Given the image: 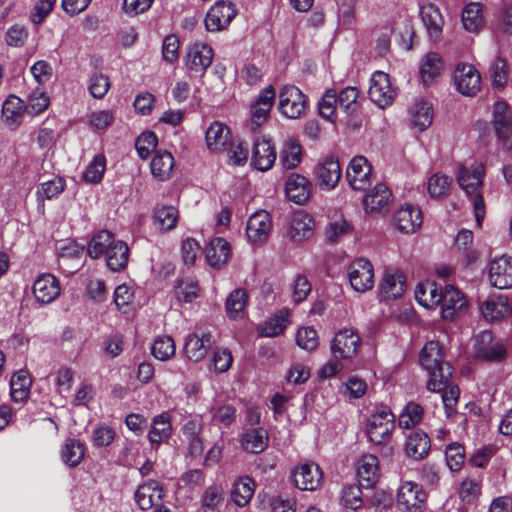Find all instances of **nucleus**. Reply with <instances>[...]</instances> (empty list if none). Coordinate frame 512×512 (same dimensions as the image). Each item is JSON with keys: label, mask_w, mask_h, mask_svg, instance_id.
Instances as JSON below:
<instances>
[{"label": "nucleus", "mask_w": 512, "mask_h": 512, "mask_svg": "<svg viewBox=\"0 0 512 512\" xmlns=\"http://www.w3.org/2000/svg\"><path fill=\"white\" fill-rule=\"evenodd\" d=\"M87 254L92 259L104 258L107 267L114 272L123 270L128 263L127 244L115 238L108 230H101L89 241Z\"/></svg>", "instance_id": "nucleus-1"}, {"label": "nucleus", "mask_w": 512, "mask_h": 512, "mask_svg": "<svg viewBox=\"0 0 512 512\" xmlns=\"http://www.w3.org/2000/svg\"><path fill=\"white\" fill-rule=\"evenodd\" d=\"M420 364L428 372L427 388L440 391L452 375V368L444 361V352L439 342L429 341L420 353Z\"/></svg>", "instance_id": "nucleus-2"}, {"label": "nucleus", "mask_w": 512, "mask_h": 512, "mask_svg": "<svg viewBox=\"0 0 512 512\" xmlns=\"http://www.w3.org/2000/svg\"><path fill=\"white\" fill-rule=\"evenodd\" d=\"M485 176V167L482 163L473 162L469 165H461L457 173V182L465 193L471 197L475 219L478 227H481L485 217V205L480 193Z\"/></svg>", "instance_id": "nucleus-3"}, {"label": "nucleus", "mask_w": 512, "mask_h": 512, "mask_svg": "<svg viewBox=\"0 0 512 512\" xmlns=\"http://www.w3.org/2000/svg\"><path fill=\"white\" fill-rule=\"evenodd\" d=\"M394 429L395 416L387 407L377 409L367 420V435L374 444H387Z\"/></svg>", "instance_id": "nucleus-4"}, {"label": "nucleus", "mask_w": 512, "mask_h": 512, "mask_svg": "<svg viewBox=\"0 0 512 512\" xmlns=\"http://www.w3.org/2000/svg\"><path fill=\"white\" fill-rule=\"evenodd\" d=\"M308 108L307 96L296 86L286 85L279 94V110L289 119L302 117Z\"/></svg>", "instance_id": "nucleus-5"}, {"label": "nucleus", "mask_w": 512, "mask_h": 512, "mask_svg": "<svg viewBox=\"0 0 512 512\" xmlns=\"http://www.w3.org/2000/svg\"><path fill=\"white\" fill-rule=\"evenodd\" d=\"M361 344V338L354 329L343 328L331 341V354L335 359L351 360L357 355Z\"/></svg>", "instance_id": "nucleus-6"}, {"label": "nucleus", "mask_w": 512, "mask_h": 512, "mask_svg": "<svg viewBox=\"0 0 512 512\" xmlns=\"http://www.w3.org/2000/svg\"><path fill=\"white\" fill-rule=\"evenodd\" d=\"M474 354L485 361L498 362L507 356V348L502 341L495 340L490 330H484L474 339Z\"/></svg>", "instance_id": "nucleus-7"}, {"label": "nucleus", "mask_w": 512, "mask_h": 512, "mask_svg": "<svg viewBox=\"0 0 512 512\" xmlns=\"http://www.w3.org/2000/svg\"><path fill=\"white\" fill-rule=\"evenodd\" d=\"M213 57L214 52L210 45L196 41L187 47L184 63L190 72L202 76L212 64Z\"/></svg>", "instance_id": "nucleus-8"}, {"label": "nucleus", "mask_w": 512, "mask_h": 512, "mask_svg": "<svg viewBox=\"0 0 512 512\" xmlns=\"http://www.w3.org/2000/svg\"><path fill=\"white\" fill-rule=\"evenodd\" d=\"M492 122L501 147L512 150V114L506 102L495 103Z\"/></svg>", "instance_id": "nucleus-9"}, {"label": "nucleus", "mask_w": 512, "mask_h": 512, "mask_svg": "<svg viewBox=\"0 0 512 512\" xmlns=\"http://www.w3.org/2000/svg\"><path fill=\"white\" fill-rule=\"evenodd\" d=\"M291 477L295 487L303 491H315L323 482V472L314 462L300 463L292 471Z\"/></svg>", "instance_id": "nucleus-10"}, {"label": "nucleus", "mask_w": 512, "mask_h": 512, "mask_svg": "<svg viewBox=\"0 0 512 512\" xmlns=\"http://www.w3.org/2000/svg\"><path fill=\"white\" fill-rule=\"evenodd\" d=\"M396 89L392 86L388 74L382 71H376L371 77L369 87V97L380 108L390 106L395 97Z\"/></svg>", "instance_id": "nucleus-11"}, {"label": "nucleus", "mask_w": 512, "mask_h": 512, "mask_svg": "<svg viewBox=\"0 0 512 512\" xmlns=\"http://www.w3.org/2000/svg\"><path fill=\"white\" fill-rule=\"evenodd\" d=\"M427 495L417 483L403 482L398 489L397 504L405 512H422Z\"/></svg>", "instance_id": "nucleus-12"}, {"label": "nucleus", "mask_w": 512, "mask_h": 512, "mask_svg": "<svg viewBox=\"0 0 512 512\" xmlns=\"http://www.w3.org/2000/svg\"><path fill=\"white\" fill-rule=\"evenodd\" d=\"M348 279L356 292L364 293L374 286L373 265L366 259L354 260L348 267Z\"/></svg>", "instance_id": "nucleus-13"}, {"label": "nucleus", "mask_w": 512, "mask_h": 512, "mask_svg": "<svg viewBox=\"0 0 512 512\" xmlns=\"http://www.w3.org/2000/svg\"><path fill=\"white\" fill-rule=\"evenodd\" d=\"M236 9L232 2L217 1L208 11L205 26L208 31L217 32L225 29L236 16Z\"/></svg>", "instance_id": "nucleus-14"}, {"label": "nucleus", "mask_w": 512, "mask_h": 512, "mask_svg": "<svg viewBox=\"0 0 512 512\" xmlns=\"http://www.w3.org/2000/svg\"><path fill=\"white\" fill-rule=\"evenodd\" d=\"M32 293L34 299L39 304H50L55 301L61 293L59 280L50 273H42L34 280Z\"/></svg>", "instance_id": "nucleus-15"}, {"label": "nucleus", "mask_w": 512, "mask_h": 512, "mask_svg": "<svg viewBox=\"0 0 512 512\" xmlns=\"http://www.w3.org/2000/svg\"><path fill=\"white\" fill-rule=\"evenodd\" d=\"M275 90L272 86L263 89L250 107L251 125L253 129L264 125L270 115L275 100Z\"/></svg>", "instance_id": "nucleus-16"}, {"label": "nucleus", "mask_w": 512, "mask_h": 512, "mask_svg": "<svg viewBox=\"0 0 512 512\" xmlns=\"http://www.w3.org/2000/svg\"><path fill=\"white\" fill-rule=\"evenodd\" d=\"M391 191L382 183L376 184L364 196V210L371 216H377L386 213L391 204Z\"/></svg>", "instance_id": "nucleus-17"}, {"label": "nucleus", "mask_w": 512, "mask_h": 512, "mask_svg": "<svg viewBox=\"0 0 512 512\" xmlns=\"http://www.w3.org/2000/svg\"><path fill=\"white\" fill-rule=\"evenodd\" d=\"M489 282L498 289L512 287V257L502 255L493 259L489 265Z\"/></svg>", "instance_id": "nucleus-18"}, {"label": "nucleus", "mask_w": 512, "mask_h": 512, "mask_svg": "<svg viewBox=\"0 0 512 512\" xmlns=\"http://www.w3.org/2000/svg\"><path fill=\"white\" fill-rule=\"evenodd\" d=\"M457 90L465 96H473L480 90L481 77L474 66L459 64L454 72Z\"/></svg>", "instance_id": "nucleus-19"}, {"label": "nucleus", "mask_w": 512, "mask_h": 512, "mask_svg": "<svg viewBox=\"0 0 512 512\" xmlns=\"http://www.w3.org/2000/svg\"><path fill=\"white\" fill-rule=\"evenodd\" d=\"M371 171L365 157H354L346 170L347 181L354 190H365L371 184Z\"/></svg>", "instance_id": "nucleus-20"}, {"label": "nucleus", "mask_w": 512, "mask_h": 512, "mask_svg": "<svg viewBox=\"0 0 512 512\" xmlns=\"http://www.w3.org/2000/svg\"><path fill=\"white\" fill-rule=\"evenodd\" d=\"M214 343L215 338L210 332L197 330L187 336L184 351L189 360L197 362L206 356Z\"/></svg>", "instance_id": "nucleus-21"}, {"label": "nucleus", "mask_w": 512, "mask_h": 512, "mask_svg": "<svg viewBox=\"0 0 512 512\" xmlns=\"http://www.w3.org/2000/svg\"><path fill=\"white\" fill-rule=\"evenodd\" d=\"M312 183L304 175L291 173L285 182V194L295 204L304 205L310 198Z\"/></svg>", "instance_id": "nucleus-22"}, {"label": "nucleus", "mask_w": 512, "mask_h": 512, "mask_svg": "<svg viewBox=\"0 0 512 512\" xmlns=\"http://www.w3.org/2000/svg\"><path fill=\"white\" fill-rule=\"evenodd\" d=\"M467 308V301L463 294L453 286H446L441 301L442 317L446 320H454L465 314Z\"/></svg>", "instance_id": "nucleus-23"}, {"label": "nucleus", "mask_w": 512, "mask_h": 512, "mask_svg": "<svg viewBox=\"0 0 512 512\" xmlns=\"http://www.w3.org/2000/svg\"><path fill=\"white\" fill-rule=\"evenodd\" d=\"M315 177L323 190L335 188L341 178V167L337 159L327 157L315 169Z\"/></svg>", "instance_id": "nucleus-24"}, {"label": "nucleus", "mask_w": 512, "mask_h": 512, "mask_svg": "<svg viewBox=\"0 0 512 512\" xmlns=\"http://www.w3.org/2000/svg\"><path fill=\"white\" fill-rule=\"evenodd\" d=\"M271 220L268 212L260 210L252 214L247 222V237L255 244L264 243L270 234Z\"/></svg>", "instance_id": "nucleus-25"}, {"label": "nucleus", "mask_w": 512, "mask_h": 512, "mask_svg": "<svg viewBox=\"0 0 512 512\" xmlns=\"http://www.w3.org/2000/svg\"><path fill=\"white\" fill-rule=\"evenodd\" d=\"M379 460L375 455H363L357 466L358 483L365 489L373 488L380 479Z\"/></svg>", "instance_id": "nucleus-26"}, {"label": "nucleus", "mask_w": 512, "mask_h": 512, "mask_svg": "<svg viewBox=\"0 0 512 512\" xmlns=\"http://www.w3.org/2000/svg\"><path fill=\"white\" fill-rule=\"evenodd\" d=\"M164 496L163 488L155 480H150L138 486L135 501L141 510H149L160 505Z\"/></svg>", "instance_id": "nucleus-27"}, {"label": "nucleus", "mask_w": 512, "mask_h": 512, "mask_svg": "<svg viewBox=\"0 0 512 512\" xmlns=\"http://www.w3.org/2000/svg\"><path fill=\"white\" fill-rule=\"evenodd\" d=\"M276 160V151L268 139H258L252 149V165L259 171H268Z\"/></svg>", "instance_id": "nucleus-28"}, {"label": "nucleus", "mask_w": 512, "mask_h": 512, "mask_svg": "<svg viewBox=\"0 0 512 512\" xmlns=\"http://www.w3.org/2000/svg\"><path fill=\"white\" fill-rule=\"evenodd\" d=\"M405 290V277L397 269H386L379 285V291L385 299H396Z\"/></svg>", "instance_id": "nucleus-29"}, {"label": "nucleus", "mask_w": 512, "mask_h": 512, "mask_svg": "<svg viewBox=\"0 0 512 512\" xmlns=\"http://www.w3.org/2000/svg\"><path fill=\"white\" fill-rule=\"evenodd\" d=\"M394 222L399 231L403 233H413L422 225V212L417 206H402L395 213Z\"/></svg>", "instance_id": "nucleus-30"}, {"label": "nucleus", "mask_w": 512, "mask_h": 512, "mask_svg": "<svg viewBox=\"0 0 512 512\" xmlns=\"http://www.w3.org/2000/svg\"><path fill=\"white\" fill-rule=\"evenodd\" d=\"M314 227L313 218L305 211L298 210L291 216L288 235L294 241L300 242L312 236Z\"/></svg>", "instance_id": "nucleus-31"}, {"label": "nucleus", "mask_w": 512, "mask_h": 512, "mask_svg": "<svg viewBox=\"0 0 512 512\" xmlns=\"http://www.w3.org/2000/svg\"><path fill=\"white\" fill-rule=\"evenodd\" d=\"M205 257L211 267L220 269L231 257L229 243L221 237L212 239L205 249Z\"/></svg>", "instance_id": "nucleus-32"}, {"label": "nucleus", "mask_w": 512, "mask_h": 512, "mask_svg": "<svg viewBox=\"0 0 512 512\" xmlns=\"http://www.w3.org/2000/svg\"><path fill=\"white\" fill-rule=\"evenodd\" d=\"M206 143L213 152H222L231 145L230 129L223 123L214 122L206 131Z\"/></svg>", "instance_id": "nucleus-33"}, {"label": "nucleus", "mask_w": 512, "mask_h": 512, "mask_svg": "<svg viewBox=\"0 0 512 512\" xmlns=\"http://www.w3.org/2000/svg\"><path fill=\"white\" fill-rule=\"evenodd\" d=\"M420 15L430 39L439 41L443 27V17L439 9L434 4H425L420 8Z\"/></svg>", "instance_id": "nucleus-34"}, {"label": "nucleus", "mask_w": 512, "mask_h": 512, "mask_svg": "<svg viewBox=\"0 0 512 512\" xmlns=\"http://www.w3.org/2000/svg\"><path fill=\"white\" fill-rule=\"evenodd\" d=\"M433 117L432 104L424 98L416 99L410 108L411 125L422 132L432 124Z\"/></svg>", "instance_id": "nucleus-35"}, {"label": "nucleus", "mask_w": 512, "mask_h": 512, "mask_svg": "<svg viewBox=\"0 0 512 512\" xmlns=\"http://www.w3.org/2000/svg\"><path fill=\"white\" fill-rule=\"evenodd\" d=\"M485 320L495 322L508 316V298L504 295L490 296L480 304Z\"/></svg>", "instance_id": "nucleus-36"}, {"label": "nucleus", "mask_w": 512, "mask_h": 512, "mask_svg": "<svg viewBox=\"0 0 512 512\" xmlns=\"http://www.w3.org/2000/svg\"><path fill=\"white\" fill-rule=\"evenodd\" d=\"M22 100L10 95L2 105V120L10 129H16L22 122L24 116Z\"/></svg>", "instance_id": "nucleus-37"}, {"label": "nucleus", "mask_w": 512, "mask_h": 512, "mask_svg": "<svg viewBox=\"0 0 512 512\" xmlns=\"http://www.w3.org/2000/svg\"><path fill=\"white\" fill-rule=\"evenodd\" d=\"M430 439L423 431L412 432L405 442V453L414 460H420L430 451Z\"/></svg>", "instance_id": "nucleus-38"}, {"label": "nucleus", "mask_w": 512, "mask_h": 512, "mask_svg": "<svg viewBox=\"0 0 512 512\" xmlns=\"http://www.w3.org/2000/svg\"><path fill=\"white\" fill-rule=\"evenodd\" d=\"M443 70V61L436 52L427 53L421 60L420 75L425 85H430L440 76Z\"/></svg>", "instance_id": "nucleus-39"}, {"label": "nucleus", "mask_w": 512, "mask_h": 512, "mask_svg": "<svg viewBox=\"0 0 512 512\" xmlns=\"http://www.w3.org/2000/svg\"><path fill=\"white\" fill-rule=\"evenodd\" d=\"M302 160V147L294 138H288L283 142L279 153V162L286 170L295 169Z\"/></svg>", "instance_id": "nucleus-40"}, {"label": "nucleus", "mask_w": 512, "mask_h": 512, "mask_svg": "<svg viewBox=\"0 0 512 512\" xmlns=\"http://www.w3.org/2000/svg\"><path fill=\"white\" fill-rule=\"evenodd\" d=\"M175 165L172 154L168 151H157L150 163L152 175L160 181L170 178Z\"/></svg>", "instance_id": "nucleus-41"}, {"label": "nucleus", "mask_w": 512, "mask_h": 512, "mask_svg": "<svg viewBox=\"0 0 512 512\" xmlns=\"http://www.w3.org/2000/svg\"><path fill=\"white\" fill-rule=\"evenodd\" d=\"M268 433L263 428H251L241 435L243 449L251 453H260L268 445Z\"/></svg>", "instance_id": "nucleus-42"}, {"label": "nucleus", "mask_w": 512, "mask_h": 512, "mask_svg": "<svg viewBox=\"0 0 512 512\" xmlns=\"http://www.w3.org/2000/svg\"><path fill=\"white\" fill-rule=\"evenodd\" d=\"M172 434L171 417L169 413L163 412L153 418L151 429L148 433L149 441L152 444H160L169 439Z\"/></svg>", "instance_id": "nucleus-43"}, {"label": "nucleus", "mask_w": 512, "mask_h": 512, "mask_svg": "<svg viewBox=\"0 0 512 512\" xmlns=\"http://www.w3.org/2000/svg\"><path fill=\"white\" fill-rule=\"evenodd\" d=\"M443 294L444 291L431 282L419 285L415 291L416 300L426 308H434L441 304Z\"/></svg>", "instance_id": "nucleus-44"}, {"label": "nucleus", "mask_w": 512, "mask_h": 512, "mask_svg": "<svg viewBox=\"0 0 512 512\" xmlns=\"http://www.w3.org/2000/svg\"><path fill=\"white\" fill-rule=\"evenodd\" d=\"M483 6L478 2L467 4L462 11V24L468 32H477L484 26Z\"/></svg>", "instance_id": "nucleus-45"}, {"label": "nucleus", "mask_w": 512, "mask_h": 512, "mask_svg": "<svg viewBox=\"0 0 512 512\" xmlns=\"http://www.w3.org/2000/svg\"><path fill=\"white\" fill-rule=\"evenodd\" d=\"M85 455V445L77 439H67L61 448V459L69 467L78 466Z\"/></svg>", "instance_id": "nucleus-46"}, {"label": "nucleus", "mask_w": 512, "mask_h": 512, "mask_svg": "<svg viewBox=\"0 0 512 512\" xmlns=\"http://www.w3.org/2000/svg\"><path fill=\"white\" fill-rule=\"evenodd\" d=\"M289 310L282 309L265 321L260 328V334L264 337H276L284 332L289 325Z\"/></svg>", "instance_id": "nucleus-47"}, {"label": "nucleus", "mask_w": 512, "mask_h": 512, "mask_svg": "<svg viewBox=\"0 0 512 512\" xmlns=\"http://www.w3.org/2000/svg\"><path fill=\"white\" fill-rule=\"evenodd\" d=\"M31 378L27 371L20 370L16 372L10 380L11 397L15 402L24 401L29 394Z\"/></svg>", "instance_id": "nucleus-48"}, {"label": "nucleus", "mask_w": 512, "mask_h": 512, "mask_svg": "<svg viewBox=\"0 0 512 512\" xmlns=\"http://www.w3.org/2000/svg\"><path fill=\"white\" fill-rule=\"evenodd\" d=\"M359 95V90L353 86L345 87L337 93L338 106L347 116H350L359 110Z\"/></svg>", "instance_id": "nucleus-49"}, {"label": "nucleus", "mask_w": 512, "mask_h": 512, "mask_svg": "<svg viewBox=\"0 0 512 512\" xmlns=\"http://www.w3.org/2000/svg\"><path fill=\"white\" fill-rule=\"evenodd\" d=\"M254 494V483L246 477L236 481L231 491V499L238 507L246 506Z\"/></svg>", "instance_id": "nucleus-50"}, {"label": "nucleus", "mask_w": 512, "mask_h": 512, "mask_svg": "<svg viewBox=\"0 0 512 512\" xmlns=\"http://www.w3.org/2000/svg\"><path fill=\"white\" fill-rule=\"evenodd\" d=\"M198 283L190 278L177 280L174 286V295L178 302L190 303L199 296Z\"/></svg>", "instance_id": "nucleus-51"}, {"label": "nucleus", "mask_w": 512, "mask_h": 512, "mask_svg": "<svg viewBox=\"0 0 512 512\" xmlns=\"http://www.w3.org/2000/svg\"><path fill=\"white\" fill-rule=\"evenodd\" d=\"M178 211L174 206H159L154 211V223L163 231H168L176 226Z\"/></svg>", "instance_id": "nucleus-52"}, {"label": "nucleus", "mask_w": 512, "mask_h": 512, "mask_svg": "<svg viewBox=\"0 0 512 512\" xmlns=\"http://www.w3.org/2000/svg\"><path fill=\"white\" fill-rule=\"evenodd\" d=\"M472 243L473 233L470 230L462 229L455 238L456 248L467 264L477 259V252L472 248Z\"/></svg>", "instance_id": "nucleus-53"}, {"label": "nucleus", "mask_w": 512, "mask_h": 512, "mask_svg": "<svg viewBox=\"0 0 512 512\" xmlns=\"http://www.w3.org/2000/svg\"><path fill=\"white\" fill-rule=\"evenodd\" d=\"M337 106V92L335 90H327L318 103L320 116L334 123L337 120Z\"/></svg>", "instance_id": "nucleus-54"}, {"label": "nucleus", "mask_w": 512, "mask_h": 512, "mask_svg": "<svg viewBox=\"0 0 512 512\" xmlns=\"http://www.w3.org/2000/svg\"><path fill=\"white\" fill-rule=\"evenodd\" d=\"M422 418L423 408L415 402H409L399 415L398 424L403 429H410L418 425Z\"/></svg>", "instance_id": "nucleus-55"}, {"label": "nucleus", "mask_w": 512, "mask_h": 512, "mask_svg": "<svg viewBox=\"0 0 512 512\" xmlns=\"http://www.w3.org/2000/svg\"><path fill=\"white\" fill-rule=\"evenodd\" d=\"M224 491L220 486L212 485L207 487L202 495L201 503L205 512H217L222 506Z\"/></svg>", "instance_id": "nucleus-56"}, {"label": "nucleus", "mask_w": 512, "mask_h": 512, "mask_svg": "<svg viewBox=\"0 0 512 512\" xmlns=\"http://www.w3.org/2000/svg\"><path fill=\"white\" fill-rule=\"evenodd\" d=\"M175 351V342L170 336H160L156 338L151 347L152 355L160 361L169 360L175 355Z\"/></svg>", "instance_id": "nucleus-57"}, {"label": "nucleus", "mask_w": 512, "mask_h": 512, "mask_svg": "<svg viewBox=\"0 0 512 512\" xmlns=\"http://www.w3.org/2000/svg\"><path fill=\"white\" fill-rule=\"evenodd\" d=\"M247 304V293L243 289H236L230 293L226 300V311L230 318H239Z\"/></svg>", "instance_id": "nucleus-58"}, {"label": "nucleus", "mask_w": 512, "mask_h": 512, "mask_svg": "<svg viewBox=\"0 0 512 512\" xmlns=\"http://www.w3.org/2000/svg\"><path fill=\"white\" fill-rule=\"evenodd\" d=\"M452 179L445 174L436 173L429 178L428 192L431 197H445L449 194Z\"/></svg>", "instance_id": "nucleus-59"}, {"label": "nucleus", "mask_w": 512, "mask_h": 512, "mask_svg": "<svg viewBox=\"0 0 512 512\" xmlns=\"http://www.w3.org/2000/svg\"><path fill=\"white\" fill-rule=\"evenodd\" d=\"M106 169V159L103 155H96L93 160L87 166L83 173L85 181L90 183H98L103 177Z\"/></svg>", "instance_id": "nucleus-60"}, {"label": "nucleus", "mask_w": 512, "mask_h": 512, "mask_svg": "<svg viewBox=\"0 0 512 512\" xmlns=\"http://www.w3.org/2000/svg\"><path fill=\"white\" fill-rule=\"evenodd\" d=\"M481 493V482L478 479L466 478L459 489V497L467 504L473 503Z\"/></svg>", "instance_id": "nucleus-61"}, {"label": "nucleus", "mask_w": 512, "mask_h": 512, "mask_svg": "<svg viewBox=\"0 0 512 512\" xmlns=\"http://www.w3.org/2000/svg\"><path fill=\"white\" fill-rule=\"evenodd\" d=\"M445 458L447 466L451 471H459L465 460L464 447L458 443L450 444L446 448Z\"/></svg>", "instance_id": "nucleus-62"}, {"label": "nucleus", "mask_w": 512, "mask_h": 512, "mask_svg": "<svg viewBox=\"0 0 512 512\" xmlns=\"http://www.w3.org/2000/svg\"><path fill=\"white\" fill-rule=\"evenodd\" d=\"M65 182L62 178L55 177L52 180L43 182L37 189L38 197L50 200L63 192Z\"/></svg>", "instance_id": "nucleus-63"}, {"label": "nucleus", "mask_w": 512, "mask_h": 512, "mask_svg": "<svg viewBox=\"0 0 512 512\" xmlns=\"http://www.w3.org/2000/svg\"><path fill=\"white\" fill-rule=\"evenodd\" d=\"M298 346L306 351L317 348L319 341L317 331L312 327H304L298 330L296 335Z\"/></svg>", "instance_id": "nucleus-64"}]
</instances>
